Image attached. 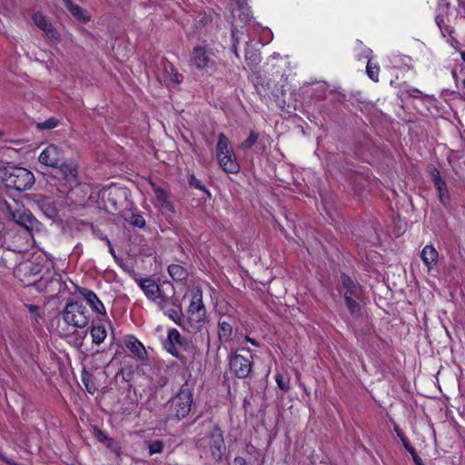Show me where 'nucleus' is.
<instances>
[{"label":"nucleus","instance_id":"obj_39","mask_svg":"<svg viewBox=\"0 0 465 465\" xmlns=\"http://www.w3.org/2000/svg\"><path fill=\"white\" fill-rule=\"evenodd\" d=\"M408 93L412 97H419L420 94H421V92L416 88H411V90L408 91Z\"/></svg>","mask_w":465,"mask_h":465},{"label":"nucleus","instance_id":"obj_21","mask_svg":"<svg viewBox=\"0 0 465 465\" xmlns=\"http://www.w3.org/2000/svg\"><path fill=\"white\" fill-rule=\"evenodd\" d=\"M439 253L432 245H426L420 253L423 263L430 270L438 262Z\"/></svg>","mask_w":465,"mask_h":465},{"label":"nucleus","instance_id":"obj_42","mask_svg":"<svg viewBox=\"0 0 465 465\" xmlns=\"http://www.w3.org/2000/svg\"><path fill=\"white\" fill-rule=\"evenodd\" d=\"M86 390L90 394H94L95 392V388L93 385L85 384Z\"/></svg>","mask_w":465,"mask_h":465},{"label":"nucleus","instance_id":"obj_34","mask_svg":"<svg viewBox=\"0 0 465 465\" xmlns=\"http://www.w3.org/2000/svg\"><path fill=\"white\" fill-rule=\"evenodd\" d=\"M189 184L196 189L202 190L206 192L207 190L205 187L202 184L201 181L198 180L194 175H191L189 178Z\"/></svg>","mask_w":465,"mask_h":465},{"label":"nucleus","instance_id":"obj_14","mask_svg":"<svg viewBox=\"0 0 465 465\" xmlns=\"http://www.w3.org/2000/svg\"><path fill=\"white\" fill-rule=\"evenodd\" d=\"M78 293L84 299L93 312L99 315L106 316V311L103 302L93 291L86 288H78Z\"/></svg>","mask_w":465,"mask_h":465},{"label":"nucleus","instance_id":"obj_10","mask_svg":"<svg viewBox=\"0 0 465 465\" xmlns=\"http://www.w3.org/2000/svg\"><path fill=\"white\" fill-rule=\"evenodd\" d=\"M38 160L45 166L55 168L64 160V153L57 145L49 144L41 152Z\"/></svg>","mask_w":465,"mask_h":465},{"label":"nucleus","instance_id":"obj_9","mask_svg":"<svg viewBox=\"0 0 465 465\" xmlns=\"http://www.w3.org/2000/svg\"><path fill=\"white\" fill-rule=\"evenodd\" d=\"M156 304L164 315L172 319L176 324H181L182 306L177 300L163 296L157 301Z\"/></svg>","mask_w":465,"mask_h":465},{"label":"nucleus","instance_id":"obj_1","mask_svg":"<svg viewBox=\"0 0 465 465\" xmlns=\"http://www.w3.org/2000/svg\"><path fill=\"white\" fill-rule=\"evenodd\" d=\"M0 182L8 188L25 191L34 184L35 176L25 168L10 166L0 169Z\"/></svg>","mask_w":465,"mask_h":465},{"label":"nucleus","instance_id":"obj_31","mask_svg":"<svg viewBox=\"0 0 465 465\" xmlns=\"http://www.w3.org/2000/svg\"><path fill=\"white\" fill-rule=\"evenodd\" d=\"M149 454L152 456L153 454L162 453L163 450V443L161 440H153L149 443L148 446Z\"/></svg>","mask_w":465,"mask_h":465},{"label":"nucleus","instance_id":"obj_27","mask_svg":"<svg viewBox=\"0 0 465 465\" xmlns=\"http://www.w3.org/2000/svg\"><path fill=\"white\" fill-rule=\"evenodd\" d=\"M361 298L345 299L346 306L352 316H359L361 312V306L358 301Z\"/></svg>","mask_w":465,"mask_h":465},{"label":"nucleus","instance_id":"obj_47","mask_svg":"<svg viewBox=\"0 0 465 465\" xmlns=\"http://www.w3.org/2000/svg\"><path fill=\"white\" fill-rule=\"evenodd\" d=\"M0 458L3 460H5L7 463H10L12 465H15V463L11 462L10 460H7L5 457L3 456H0Z\"/></svg>","mask_w":465,"mask_h":465},{"label":"nucleus","instance_id":"obj_28","mask_svg":"<svg viewBox=\"0 0 465 465\" xmlns=\"http://www.w3.org/2000/svg\"><path fill=\"white\" fill-rule=\"evenodd\" d=\"M244 452L249 456V460H252L254 464L256 461H258V459L261 457L260 450L251 443L246 444Z\"/></svg>","mask_w":465,"mask_h":465},{"label":"nucleus","instance_id":"obj_13","mask_svg":"<svg viewBox=\"0 0 465 465\" xmlns=\"http://www.w3.org/2000/svg\"><path fill=\"white\" fill-rule=\"evenodd\" d=\"M236 321L232 315H223L218 321V338L221 342H228L232 339Z\"/></svg>","mask_w":465,"mask_h":465},{"label":"nucleus","instance_id":"obj_20","mask_svg":"<svg viewBox=\"0 0 465 465\" xmlns=\"http://www.w3.org/2000/svg\"><path fill=\"white\" fill-rule=\"evenodd\" d=\"M126 348L132 352L137 360L143 361L147 352L143 343L134 336L128 337L125 341Z\"/></svg>","mask_w":465,"mask_h":465},{"label":"nucleus","instance_id":"obj_49","mask_svg":"<svg viewBox=\"0 0 465 465\" xmlns=\"http://www.w3.org/2000/svg\"><path fill=\"white\" fill-rule=\"evenodd\" d=\"M462 85L465 88V79L462 81Z\"/></svg>","mask_w":465,"mask_h":465},{"label":"nucleus","instance_id":"obj_15","mask_svg":"<svg viewBox=\"0 0 465 465\" xmlns=\"http://www.w3.org/2000/svg\"><path fill=\"white\" fill-rule=\"evenodd\" d=\"M138 284L143 290L145 296L154 302L155 303L163 296L161 294V289L158 283L152 278H142L138 280Z\"/></svg>","mask_w":465,"mask_h":465},{"label":"nucleus","instance_id":"obj_43","mask_svg":"<svg viewBox=\"0 0 465 465\" xmlns=\"http://www.w3.org/2000/svg\"><path fill=\"white\" fill-rule=\"evenodd\" d=\"M401 442H402V444H403L405 449H408L409 447H411V445L409 443V440H408V439L405 436L402 437V439H401Z\"/></svg>","mask_w":465,"mask_h":465},{"label":"nucleus","instance_id":"obj_19","mask_svg":"<svg viewBox=\"0 0 465 465\" xmlns=\"http://www.w3.org/2000/svg\"><path fill=\"white\" fill-rule=\"evenodd\" d=\"M33 20L35 24L42 29L49 38L57 39L58 33L53 27L51 23L46 19V17L42 13H35L33 15Z\"/></svg>","mask_w":465,"mask_h":465},{"label":"nucleus","instance_id":"obj_29","mask_svg":"<svg viewBox=\"0 0 465 465\" xmlns=\"http://www.w3.org/2000/svg\"><path fill=\"white\" fill-rule=\"evenodd\" d=\"M168 341L169 343L173 345H182L183 344V338L180 334V332L176 329H171L168 331Z\"/></svg>","mask_w":465,"mask_h":465},{"label":"nucleus","instance_id":"obj_41","mask_svg":"<svg viewBox=\"0 0 465 465\" xmlns=\"http://www.w3.org/2000/svg\"><path fill=\"white\" fill-rule=\"evenodd\" d=\"M394 430L400 439H402V437H404V434L402 433L401 430L397 425L394 427Z\"/></svg>","mask_w":465,"mask_h":465},{"label":"nucleus","instance_id":"obj_26","mask_svg":"<svg viewBox=\"0 0 465 465\" xmlns=\"http://www.w3.org/2000/svg\"><path fill=\"white\" fill-rule=\"evenodd\" d=\"M367 75L374 82L379 81L380 66L377 63H374L371 59L368 60L366 66Z\"/></svg>","mask_w":465,"mask_h":465},{"label":"nucleus","instance_id":"obj_48","mask_svg":"<svg viewBox=\"0 0 465 465\" xmlns=\"http://www.w3.org/2000/svg\"><path fill=\"white\" fill-rule=\"evenodd\" d=\"M460 56L462 58V60L465 62V52H461Z\"/></svg>","mask_w":465,"mask_h":465},{"label":"nucleus","instance_id":"obj_6","mask_svg":"<svg viewBox=\"0 0 465 465\" xmlns=\"http://www.w3.org/2000/svg\"><path fill=\"white\" fill-rule=\"evenodd\" d=\"M206 318V309L203 302V292L196 289L192 293V300L188 308V319L190 322L199 324Z\"/></svg>","mask_w":465,"mask_h":465},{"label":"nucleus","instance_id":"obj_36","mask_svg":"<svg viewBox=\"0 0 465 465\" xmlns=\"http://www.w3.org/2000/svg\"><path fill=\"white\" fill-rule=\"evenodd\" d=\"M233 465H255L252 460H247L245 458L237 456L233 460Z\"/></svg>","mask_w":465,"mask_h":465},{"label":"nucleus","instance_id":"obj_12","mask_svg":"<svg viewBox=\"0 0 465 465\" xmlns=\"http://www.w3.org/2000/svg\"><path fill=\"white\" fill-rule=\"evenodd\" d=\"M229 365L231 371L239 379L248 377L252 371V361L240 354L232 356L229 361Z\"/></svg>","mask_w":465,"mask_h":465},{"label":"nucleus","instance_id":"obj_5","mask_svg":"<svg viewBox=\"0 0 465 465\" xmlns=\"http://www.w3.org/2000/svg\"><path fill=\"white\" fill-rule=\"evenodd\" d=\"M200 445L209 447L213 458L220 460L225 449L222 430L218 427H214L205 438L201 440Z\"/></svg>","mask_w":465,"mask_h":465},{"label":"nucleus","instance_id":"obj_18","mask_svg":"<svg viewBox=\"0 0 465 465\" xmlns=\"http://www.w3.org/2000/svg\"><path fill=\"white\" fill-rule=\"evenodd\" d=\"M432 180L434 183V186L438 191L439 199L441 203L444 205L448 204L450 202V194L447 188L446 182L441 177L440 172L436 169L432 172Z\"/></svg>","mask_w":465,"mask_h":465},{"label":"nucleus","instance_id":"obj_38","mask_svg":"<svg viewBox=\"0 0 465 465\" xmlns=\"http://www.w3.org/2000/svg\"><path fill=\"white\" fill-rule=\"evenodd\" d=\"M167 350H168V351H169L172 355H173V356H175V357H178V356H179L178 350L175 348V345H173V346H172V345L169 343V347L167 348Z\"/></svg>","mask_w":465,"mask_h":465},{"label":"nucleus","instance_id":"obj_46","mask_svg":"<svg viewBox=\"0 0 465 465\" xmlns=\"http://www.w3.org/2000/svg\"><path fill=\"white\" fill-rule=\"evenodd\" d=\"M107 244L109 245V252L110 253L114 256V250L113 249V247L111 246V243H110V241L107 240Z\"/></svg>","mask_w":465,"mask_h":465},{"label":"nucleus","instance_id":"obj_23","mask_svg":"<svg viewBox=\"0 0 465 465\" xmlns=\"http://www.w3.org/2000/svg\"><path fill=\"white\" fill-rule=\"evenodd\" d=\"M65 7L70 13L78 20L87 22L90 20V15L81 6L74 4L71 0H63Z\"/></svg>","mask_w":465,"mask_h":465},{"label":"nucleus","instance_id":"obj_8","mask_svg":"<svg viewBox=\"0 0 465 465\" xmlns=\"http://www.w3.org/2000/svg\"><path fill=\"white\" fill-rule=\"evenodd\" d=\"M150 184L154 193V205L165 216L173 214L175 213V208L173 203L169 200L166 191L153 182H150Z\"/></svg>","mask_w":465,"mask_h":465},{"label":"nucleus","instance_id":"obj_4","mask_svg":"<svg viewBox=\"0 0 465 465\" xmlns=\"http://www.w3.org/2000/svg\"><path fill=\"white\" fill-rule=\"evenodd\" d=\"M214 53L207 45L194 46L190 54V65L199 71L210 72L216 67Z\"/></svg>","mask_w":465,"mask_h":465},{"label":"nucleus","instance_id":"obj_51","mask_svg":"<svg viewBox=\"0 0 465 465\" xmlns=\"http://www.w3.org/2000/svg\"><path fill=\"white\" fill-rule=\"evenodd\" d=\"M262 462H260V463H258L257 465H262Z\"/></svg>","mask_w":465,"mask_h":465},{"label":"nucleus","instance_id":"obj_17","mask_svg":"<svg viewBox=\"0 0 465 465\" xmlns=\"http://www.w3.org/2000/svg\"><path fill=\"white\" fill-rule=\"evenodd\" d=\"M343 297L345 299L361 298L362 291L360 285L354 282L348 275L341 274V276Z\"/></svg>","mask_w":465,"mask_h":465},{"label":"nucleus","instance_id":"obj_2","mask_svg":"<svg viewBox=\"0 0 465 465\" xmlns=\"http://www.w3.org/2000/svg\"><path fill=\"white\" fill-rule=\"evenodd\" d=\"M216 156L221 168L228 173H237L240 165L229 139L223 134L218 135Z\"/></svg>","mask_w":465,"mask_h":465},{"label":"nucleus","instance_id":"obj_3","mask_svg":"<svg viewBox=\"0 0 465 465\" xmlns=\"http://www.w3.org/2000/svg\"><path fill=\"white\" fill-rule=\"evenodd\" d=\"M91 314L79 302H67L63 310L64 322L75 328H84L90 322Z\"/></svg>","mask_w":465,"mask_h":465},{"label":"nucleus","instance_id":"obj_40","mask_svg":"<svg viewBox=\"0 0 465 465\" xmlns=\"http://www.w3.org/2000/svg\"><path fill=\"white\" fill-rule=\"evenodd\" d=\"M245 340L250 342L252 345L253 346H259V343L252 338L249 337V336H246L245 337Z\"/></svg>","mask_w":465,"mask_h":465},{"label":"nucleus","instance_id":"obj_16","mask_svg":"<svg viewBox=\"0 0 465 465\" xmlns=\"http://www.w3.org/2000/svg\"><path fill=\"white\" fill-rule=\"evenodd\" d=\"M163 67V74L158 75V79L160 82L169 85L178 84L183 81V74H181L171 63L164 62Z\"/></svg>","mask_w":465,"mask_h":465},{"label":"nucleus","instance_id":"obj_44","mask_svg":"<svg viewBox=\"0 0 465 465\" xmlns=\"http://www.w3.org/2000/svg\"><path fill=\"white\" fill-rule=\"evenodd\" d=\"M416 465H424L421 459L418 455H414V460Z\"/></svg>","mask_w":465,"mask_h":465},{"label":"nucleus","instance_id":"obj_30","mask_svg":"<svg viewBox=\"0 0 465 465\" xmlns=\"http://www.w3.org/2000/svg\"><path fill=\"white\" fill-rule=\"evenodd\" d=\"M257 140H258V134L254 132H251L248 138L240 144L239 148H241L242 150H248V149L252 148V146L257 142Z\"/></svg>","mask_w":465,"mask_h":465},{"label":"nucleus","instance_id":"obj_37","mask_svg":"<svg viewBox=\"0 0 465 465\" xmlns=\"http://www.w3.org/2000/svg\"><path fill=\"white\" fill-rule=\"evenodd\" d=\"M134 225L142 228L145 225V221L143 217L139 216L138 218H136V220L134 221Z\"/></svg>","mask_w":465,"mask_h":465},{"label":"nucleus","instance_id":"obj_22","mask_svg":"<svg viewBox=\"0 0 465 465\" xmlns=\"http://www.w3.org/2000/svg\"><path fill=\"white\" fill-rule=\"evenodd\" d=\"M57 168L65 180L77 182V169L74 163L62 161Z\"/></svg>","mask_w":465,"mask_h":465},{"label":"nucleus","instance_id":"obj_7","mask_svg":"<svg viewBox=\"0 0 465 465\" xmlns=\"http://www.w3.org/2000/svg\"><path fill=\"white\" fill-rule=\"evenodd\" d=\"M193 403V395L188 388H182L172 401V406L178 419L188 415Z\"/></svg>","mask_w":465,"mask_h":465},{"label":"nucleus","instance_id":"obj_33","mask_svg":"<svg viewBox=\"0 0 465 465\" xmlns=\"http://www.w3.org/2000/svg\"><path fill=\"white\" fill-rule=\"evenodd\" d=\"M57 125V121L54 118H50L41 124H38V127L41 129H53Z\"/></svg>","mask_w":465,"mask_h":465},{"label":"nucleus","instance_id":"obj_50","mask_svg":"<svg viewBox=\"0 0 465 465\" xmlns=\"http://www.w3.org/2000/svg\"><path fill=\"white\" fill-rule=\"evenodd\" d=\"M2 137V132L0 131V138Z\"/></svg>","mask_w":465,"mask_h":465},{"label":"nucleus","instance_id":"obj_32","mask_svg":"<svg viewBox=\"0 0 465 465\" xmlns=\"http://www.w3.org/2000/svg\"><path fill=\"white\" fill-rule=\"evenodd\" d=\"M275 381H276L278 387L282 391H289V389H290L289 381H285L281 374H276Z\"/></svg>","mask_w":465,"mask_h":465},{"label":"nucleus","instance_id":"obj_45","mask_svg":"<svg viewBox=\"0 0 465 465\" xmlns=\"http://www.w3.org/2000/svg\"><path fill=\"white\" fill-rule=\"evenodd\" d=\"M406 450L410 452V454L412 456V459L414 460V455H417L415 450L411 446L406 449Z\"/></svg>","mask_w":465,"mask_h":465},{"label":"nucleus","instance_id":"obj_24","mask_svg":"<svg viewBox=\"0 0 465 465\" xmlns=\"http://www.w3.org/2000/svg\"><path fill=\"white\" fill-rule=\"evenodd\" d=\"M168 273L176 282L184 281L188 276L187 270L180 264L169 265Z\"/></svg>","mask_w":465,"mask_h":465},{"label":"nucleus","instance_id":"obj_11","mask_svg":"<svg viewBox=\"0 0 465 465\" xmlns=\"http://www.w3.org/2000/svg\"><path fill=\"white\" fill-rule=\"evenodd\" d=\"M10 214L17 224L25 227L27 231L35 230L39 226V222L33 216L30 211L24 207L11 211Z\"/></svg>","mask_w":465,"mask_h":465},{"label":"nucleus","instance_id":"obj_25","mask_svg":"<svg viewBox=\"0 0 465 465\" xmlns=\"http://www.w3.org/2000/svg\"><path fill=\"white\" fill-rule=\"evenodd\" d=\"M91 336H92V341L94 343L99 345L101 344L104 339L106 338V331L104 329V327L103 326H94L91 329Z\"/></svg>","mask_w":465,"mask_h":465},{"label":"nucleus","instance_id":"obj_35","mask_svg":"<svg viewBox=\"0 0 465 465\" xmlns=\"http://www.w3.org/2000/svg\"><path fill=\"white\" fill-rule=\"evenodd\" d=\"M96 438L99 441L104 442L107 444V446H110L113 442V439L108 437L105 433H104L102 430H98L96 432Z\"/></svg>","mask_w":465,"mask_h":465}]
</instances>
